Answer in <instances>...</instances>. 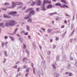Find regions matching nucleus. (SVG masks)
<instances>
[{"label":"nucleus","instance_id":"nucleus-1","mask_svg":"<svg viewBox=\"0 0 77 77\" xmlns=\"http://www.w3.org/2000/svg\"><path fill=\"white\" fill-rule=\"evenodd\" d=\"M30 11H31V12H29V15L27 16V17H25L24 19L25 20H27V19H29V18H30V17L32 15H34V14H35V11H33V9L31 8H30L26 10V11H25L26 12H29Z\"/></svg>","mask_w":77,"mask_h":77},{"label":"nucleus","instance_id":"nucleus-2","mask_svg":"<svg viewBox=\"0 0 77 77\" xmlns=\"http://www.w3.org/2000/svg\"><path fill=\"white\" fill-rule=\"evenodd\" d=\"M17 24L16 22L13 20H11L9 21V23H5V25L6 26H13Z\"/></svg>","mask_w":77,"mask_h":77},{"label":"nucleus","instance_id":"nucleus-3","mask_svg":"<svg viewBox=\"0 0 77 77\" xmlns=\"http://www.w3.org/2000/svg\"><path fill=\"white\" fill-rule=\"evenodd\" d=\"M4 6H7V8L8 9L9 8H14L15 7L16 5H15V3L14 2H12V6L13 7H11L10 5V4L9 3H8L7 2H6L4 4Z\"/></svg>","mask_w":77,"mask_h":77},{"label":"nucleus","instance_id":"nucleus-4","mask_svg":"<svg viewBox=\"0 0 77 77\" xmlns=\"http://www.w3.org/2000/svg\"><path fill=\"white\" fill-rule=\"evenodd\" d=\"M55 5H56V6H60L61 8H65L66 7L67 8H68V6L64 5H61V4H60V3H57Z\"/></svg>","mask_w":77,"mask_h":77},{"label":"nucleus","instance_id":"nucleus-5","mask_svg":"<svg viewBox=\"0 0 77 77\" xmlns=\"http://www.w3.org/2000/svg\"><path fill=\"white\" fill-rule=\"evenodd\" d=\"M36 2L37 6H40L41 5V0H36Z\"/></svg>","mask_w":77,"mask_h":77},{"label":"nucleus","instance_id":"nucleus-6","mask_svg":"<svg viewBox=\"0 0 77 77\" xmlns=\"http://www.w3.org/2000/svg\"><path fill=\"white\" fill-rule=\"evenodd\" d=\"M16 14H17V11H12L10 12L8 15H13Z\"/></svg>","mask_w":77,"mask_h":77},{"label":"nucleus","instance_id":"nucleus-7","mask_svg":"<svg viewBox=\"0 0 77 77\" xmlns=\"http://www.w3.org/2000/svg\"><path fill=\"white\" fill-rule=\"evenodd\" d=\"M53 8V6L52 5L50 4L48 5L46 8L47 9H50V8Z\"/></svg>","mask_w":77,"mask_h":77},{"label":"nucleus","instance_id":"nucleus-8","mask_svg":"<svg viewBox=\"0 0 77 77\" xmlns=\"http://www.w3.org/2000/svg\"><path fill=\"white\" fill-rule=\"evenodd\" d=\"M44 2L45 3H48V4H51V2L50 1L48 2V1H46V0H44Z\"/></svg>","mask_w":77,"mask_h":77},{"label":"nucleus","instance_id":"nucleus-9","mask_svg":"<svg viewBox=\"0 0 77 77\" xmlns=\"http://www.w3.org/2000/svg\"><path fill=\"white\" fill-rule=\"evenodd\" d=\"M4 17L5 18H11L10 17L8 16L7 15H6L5 14L4 15Z\"/></svg>","mask_w":77,"mask_h":77},{"label":"nucleus","instance_id":"nucleus-10","mask_svg":"<svg viewBox=\"0 0 77 77\" xmlns=\"http://www.w3.org/2000/svg\"><path fill=\"white\" fill-rule=\"evenodd\" d=\"M61 2L63 3H64V4H66V2L65 0H61Z\"/></svg>","mask_w":77,"mask_h":77},{"label":"nucleus","instance_id":"nucleus-11","mask_svg":"<svg viewBox=\"0 0 77 77\" xmlns=\"http://www.w3.org/2000/svg\"><path fill=\"white\" fill-rule=\"evenodd\" d=\"M9 38H10V39H11L12 41H14V40H15L14 38V37H13L9 36Z\"/></svg>","mask_w":77,"mask_h":77},{"label":"nucleus","instance_id":"nucleus-12","mask_svg":"<svg viewBox=\"0 0 77 77\" xmlns=\"http://www.w3.org/2000/svg\"><path fill=\"white\" fill-rule=\"evenodd\" d=\"M32 19H30L28 20V22L29 23H32Z\"/></svg>","mask_w":77,"mask_h":77},{"label":"nucleus","instance_id":"nucleus-13","mask_svg":"<svg viewBox=\"0 0 77 77\" xmlns=\"http://www.w3.org/2000/svg\"><path fill=\"white\" fill-rule=\"evenodd\" d=\"M54 75L55 77H58V76H59V74H58L57 73H55L54 74Z\"/></svg>","mask_w":77,"mask_h":77},{"label":"nucleus","instance_id":"nucleus-14","mask_svg":"<svg viewBox=\"0 0 77 77\" xmlns=\"http://www.w3.org/2000/svg\"><path fill=\"white\" fill-rule=\"evenodd\" d=\"M0 25L1 26V27H5V26L3 25V23H1Z\"/></svg>","mask_w":77,"mask_h":77},{"label":"nucleus","instance_id":"nucleus-15","mask_svg":"<svg viewBox=\"0 0 77 77\" xmlns=\"http://www.w3.org/2000/svg\"><path fill=\"white\" fill-rule=\"evenodd\" d=\"M52 30L51 29H49L48 30V33H50V32H51Z\"/></svg>","mask_w":77,"mask_h":77},{"label":"nucleus","instance_id":"nucleus-16","mask_svg":"<svg viewBox=\"0 0 77 77\" xmlns=\"http://www.w3.org/2000/svg\"><path fill=\"white\" fill-rule=\"evenodd\" d=\"M22 4H23V3L21 2H18L17 3L18 5H22Z\"/></svg>","mask_w":77,"mask_h":77},{"label":"nucleus","instance_id":"nucleus-17","mask_svg":"<svg viewBox=\"0 0 77 77\" xmlns=\"http://www.w3.org/2000/svg\"><path fill=\"white\" fill-rule=\"evenodd\" d=\"M5 56H8V54H7V52H6V51H5Z\"/></svg>","mask_w":77,"mask_h":77},{"label":"nucleus","instance_id":"nucleus-18","mask_svg":"<svg viewBox=\"0 0 77 77\" xmlns=\"http://www.w3.org/2000/svg\"><path fill=\"white\" fill-rule=\"evenodd\" d=\"M26 60H27V58L26 57H25L23 59V62H25Z\"/></svg>","mask_w":77,"mask_h":77},{"label":"nucleus","instance_id":"nucleus-19","mask_svg":"<svg viewBox=\"0 0 77 77\" xmlns=\"http://www.w3.org/2000/svg\"><path fill=\"white\" fill-rule=\"evenodd\" d=\"M29 68H26V71H27V72L29 71Z\"/></svg>","mask_w":77,"mask_h":77},{"label":"nucleus","instance_id":"nucleus-20","mask_svg":"<svg viewBox=\"0 0 77 77\" xmlns=\"http://www.w3.org/2000/svg\"><path fill=\"white\" fill-rule=\"evenodd\" d=\"M35 3H36V2H32V4H31L32 6H33V5H34L35 4Z\"/></svg>","mask_w":77,"mask_h":77},{"label":"nucleus","instance_id":"nucleus-21","mask_svg":"<svg viewBox=\"0 0 77 77\" xmlns=\"http://www.w3.org/2000/svg\"><path fill=\"white\" fill-rule=\"evenodd\" d=\"M33 72L34 74H35V68H33Z\"/></svg>","mask_w":77,"mask_h":77},{"label":"nucleus","instance_id":"nucleus-22","mask_svg":"<svg viewBox=\"0 0 77 77\" xmlns=\"http://www.w3.org/2000/svg\"><path fill=\"white\" fill-rule=\"evenodd\" d=\"M69 76H72V74L71 73H69Z\"/></svg>","mask_w":77,"mask_h":77},{"label":"nucleus","instance_id":"nucleus-23","mask_svg":"<svg viewBox=\"0 0 77 77\" xmlns=\"http://www.w3.org/2000/svg\"><path fill=\"white\" fill-rule=\"evenodd\" d=\"M2 47H4V46H5V43L4 42H2Z\"/></svg>","mask_w":77,"mask_h":77},{"label":"nucleus","instance_id":"nucleus-24","mask_svg":"<svg viewBox=\"0 0 77 77\" xmlns=\"http://www.w3.org/2000/svg\"><path fill=\"white\" fill-rule=\"evenodd\" d=\"M13 68H15V69H17V66H14L13 67Z\"/></svg>","mask_w":77,"mask_h":77},{"label":"nucleus","instance_id":"nucleus-25","mask_svg":"<svg viewBox=\"0 0 77 77\" xmlns=\"http://www.w3.org/2000/svg\"><path fill=\"white\" fill-rule=\"evenodd\" d=\"M26 27H27V30H29V27L27 26H26Z\"/></svg>","mask_w":77,"mask_h":77},{"label":"nucleus","instance_id":"nucleus-26","mask_svg":"<svg viewBox=\"0 0 77 77\" xmlns=\"http://www.w3.org/2000/svg\"><path fill=\"white\" fill-rule=\"evenodd\" d=\"M53 68H54V69H56V66H55V65H54V64L53 65Z\"/></svg>","mask_w":77,"mask_h":77},{"label":"nucleus","instance_id":"nucleus-27","mask_svg":"<svg viewBox=\"0 0 77 77\" xmlns=\"http://www.w3.org/2000/svg\"><path fill=\"white\" fill-rule=\"evenodd\" d=\"M42 9L43 11H45V10H46V9L45 8V7H43L42 8Z\"/></svg>","mask_w":77,"mask_h":77},{"label":"nucleus","instance_id":"nucleus-28","mask_svg":"<svg viewBox=\"0 0 77 77\" xmlns=\"http://www.w3.org/2000/svg\"><path fill=\"white\" fill-rule=\"evenodd\" d=\"M23 45L24 47H23V48L25 49L26 48V46L24 44H23Z\"/></svg>","mask_w":77,"mask_h":77},{"label":"nucleus","instance_id":"nucleus-29","mask_svg":"<svg viewBox=\"0 0 77 77\" xmlns=\"http://www.w3.org/2000/svg\"><path fill=\"white\" fill-rule=\"evenodd\" d=\"M48 55H50V54H51V53H50V51H48Z\"/></svg>","mask_w":77,"mask_h":77},{"label":"nucleus","instance_id":"nucleus-30","mask_svg":"<svg viewBox=\"0 0 77 77\" xmlns=\"http://www.w3.org/2000/svg\"><path fill=\"white\" fill-rule=\"evenodd\" d=\"M2 10H4V11H6L7 10V8H2Z\"/></svg>","mask_w":77,"mask_h":77},{"label":"nucleus","instance_id":"nucleus-31","mask_svg":"<svg viewBox=\"0 0 77 77\" xmlns=\"http://www.w3.org/2000/svg\"><path fill=\"white\" fill-rule=\"evenodd\" d=\"M28 32H25L24 33V35H28Z\"/></svg>","mask_w":77,"mask_h":77},{"label":"nucleus","instance_id":"nucleus-32","mask_svg":"<svg viewBox=\"0 0 77 77\" xmlns=\"http://www.w3.org/2000/svg\"><path fill=\"white\" fill-rule=\"evenodd\" d=\"M64 27H65V25H62L61 26V28L62 29H63V28H64Z\"/></svg>","mask_w":77,"mask_h":77},{"label":"nucleus","instance_id":"nucleus-33","mask_svg":"<svg viewBox=\"0 0 77 77\" xmlns=\"http://www.w3.org/2000/svg\"><path fill=\"white\" fill-rule=\"evenodd\" d=\"M56 41H57L58 40H59V38L57 37H56Z\"/></svg>","mask_w":77,"mask_h":77},{"label":"nucleus","instance_id":"nucleus-34","mask_svg":"<svg viewBox=\"0 0 77 77\" xmlns=\"http://www.w3.org/2000/svg\"><path fill=\"white\" fill-rule=\"evenodd\" d=\"M20 70V67H19L18 68V70H17V72H19Z\"/></svg>","mask_w":77,"mask_h":77},{"label":"nucleus","instance_id":"nucleus-35","mask_svg":"<svg viewBox=\"0 0 77 77\" xmlns=\"http://www.w3.org/2000/svg\"><path fill=\"white\" fill-rule=\"evenodd\" d=\"M5 39H8V37L6 36H5Z\"/></svg>","mask_w":77,"mask_h":77},{"label":"nucleus","instance_id":"nucleus-36","mask_svg":"<svg viewBox=\"0 0 77 77\" xmlns=\"http://www.w3.org/2000/svg\"><path fill=\"white\" fill-rule=\"evenodd\" d=\"M23 66L24 67L23 68H26L27 67V66Z\"/></svg>","mask_w":77,"mask_h":77},{"label":"nucleus","instance_id":"nucleus-37","mask_svg":"<svg viewBox=\"0 0 77 77\" xmlns=\"http://www.w3.org/2000/svg\"><path fill=\"white\" fill-rule=\"evenodd\" d=\"M19 39L20 41H23V38H19Z\"/></svg>","mask_w":77,"mask_h":77},{"label":"nucleus","instance_id":"nucleus-38","mask_svg":"<svg viewBox=\"0 0 77 77\" xmlns=\"http://www.w3.org/2000/svg\"><path fill=\"white\" fill-rule=\"evenodd\" d=\"M59 17H57V18L56 19V20H57V21H58V19H59Z\"/></svg>","mask_w":77,"mask_h":77},{"label":"nucleus","instance_id":"nucleus-39","mask_svg":"<svg viewBox=\"0 0 77 77\" xmlns=\"http://www.w3.org/2000/svg\"><path fill=\"white\" fill-rule=\"evenodd\" d=\"M53 13H50L49 14V15L51 16V15H53Z\"/></svg>","mask_w":77,"mask_h":77},{"label":"nucleus","instance_id":"nucleus-40","mask_svg":"<svg viewBox=\"0 0 77 77\" xmlns=\"http://www.w3.org/2000/svg\"><path fill=\"white\" fill-rule=\"evenodd\" d=\"M33 46L34 47H35V48H36V46L35 45V44H34V43L33 44Z\"/></svg>","mask_w":77,"mask_h":77},{"label":"nucleus","instance_id":"nucleus-41","mask_svg":"<svg viewBox=\"0 0 77 77\" xmlns=\"http://www.w3.org/2000/svg\"><path fill=\"white\" fill-rule=\"evenodd\" d=\"M26 7H24L22 9L23 10H24V9H26Z\"/></svg>","mask_w":77,"mask_h":77},{"label":"nucleus","instance_id":"nucleus-42","mask_svg":"<svg viewBox=\"0 0 77 77\" xmlns=\"http://www.w3.org/2000/svg\"><path fill=\"white\" fill-rule=\"evenodd\" d=\"M53 15H54V14H57V12H55L54 13H52Z\"/></svg>","mask_w":77,"mask_h":77},{"label":"nucleus","instance_id":"nucleus-43","mask_svg":"<svg viewBox=\"0 0 77 77\" xmlns=\"http://www.w3.org/2000/svg\"><path fill=\"white\" fill-rule=\"evenodd\" d=\"M64 23H65V24H66V23H67V21H66V20H65L64 21Z\"/></svg>","mask_w":77,"mask_h":77},{"label":"nucleus","instance_id":"nucleus-44","mask_svg":"<svg viewBox=\"0 0 77 77\" xmlns=\"http://www.w3.org/2000/svg\"><path fill=\"white\" fill-rule=\"evenodd\" d=\"M66 16H67V17H70L69 15H68V14H66Z\"/></svg>","mask_w":77,"mask_h":77},{"label":"nucleus","instance_id":"nucleus-45","mask_svg":"<svg viewBox=\"0 0 77 77\" xmlns=\"http://www.w3.org/2000/svg\"><path fill=\"white\" fill-rule=\"evenodd\" d=\"M42 30H43V31H45V29H44V28H42L41 29Z\"/></svg>","mask_w":77,"mask_h":77},{"label":"nucleus","instance_id":"nucleus-46","mask_svg":"<svg viewBox=\"0 0 77 77\" xmlns=\"http://www.w3.org/2000/svg\"><path fill=\"white\" fill-rule=\"evenodd\" d=\"M32 68H34V67H33V63H32Z\"/></svg>","mask_w":77,"mask_h":77},{"label":"nucleus","instance_id":"nucleus-47","mask_svg":"<svg viewBox=\"0 0 77 77\" xmlns=\"http://www.w3.org/2000/svg\"><path fill=\"white\" fill-rule=\"evenodd\" d=\"M39 8H37L36 9V10L37 11H39Z\"/></svg>","mask_w":77,"mask_h":77},{"label":"nucleus","instance_id":"nucleus-48","mask_svg":"<svg viewBox=\"0 0 77 77\" xmlns=\"http://www.w3.org/2000/svg\"><path fill=\"white\" fill-rule=\"evenodd\" d=\"M50 41V42H53V40L52 39H51Z\"/></svg>","mask_w":77,"mask_h":77},{"label":"nucleus","instance_id":"nucleus-49","mask_svg":"<svg viewBox=\"0 0 77 77\" xmlns=\"http://www.w3.org/2000/svg\"><path fill=\"white\" fill-rule=\"evenodd\" d=\"M28 74H29V73H26L25 75L26 77H27V75H28Z\"/></svg>","mask_w":77,"mask_h":77},{"label":"nucleus","instance_id":"nucleus-50","mask_svg":"<svg viewBox=\"0 0 77 77\" xmlns=\"http://www.w3.org/2000/svg\"><path fill=\"white\" fill-rule=\"evenodd\" d=\"M17 30H18V29L17 28L15 30V32H17Z\"/></svg>","mask_w":77,"mask_h":77},{"label":"nucleus","instance_id":"nucleus-51","mask_svg":"<svg viewBox=\"0 0 77 77\" xmlns=\"http://www.w3.org/2000/svg\"><path fill=\"white\" fill-rule=\"evenodd\" d=\"M75 66H77V62H76L75 63Z\"/></svg>","mask_w":77,"mask_h":77},{"label":"nucleus","instance_id":"nucleus-52","mask_svg":"<svg viewBox=\"0 0 77 77\" xmlns=\"http://www.w3.org/2000/svg\"><path fill=\"white\" fill-rule=\"evenodd\" d=\"M26 51L27 53V54H29V51Z\"/></svg>","mask_w":77,"mask_h":77},{"label":"nucleus","instance_id":"nucleus-53","mask_svg":"<svg viewBox=\"0 0 77 77\" xmlns=\"http://www.w3.org/2000/svg\"><path fill=\"white\" fill-rule=\"evenodd\" d=\"M66 75L68 74V72H66Z\"/></svg>","mask_w":77,"mask_h":77},{"label":"nucleus","instance_id":"nucleus-54","mask_svg":"<svg viewBox=\"0 0 77 77\" xmlns=\"http://www.w3.org/2000/svg\"><path fill=\"white\" fill-rule=\"evenodd\" d=\"M28 37L30 39V36L29 35L28 36Z\"/></svg>","mask_w":77,"mask_h":77},{"label":"nucleus","instance_id":"nucleus-55","mask_svg":"<svg viewBox=\"0 0 77 77\" xmlns=\"http://www.w3.org/2000/svg\"><path fill=\"white\" fill-rule=\"evenodd\" d=\"M52 1L53 2H56V0H52Z\"/></svg>","mask_w":77,"mask_h":77},{"label":"nucleus","instance_id":"nucleus-56","mask_svg":"<svg viewBox=\"0 0 77 77\" xmlns=\"http://www.w3.org/2000/svg\"><path fill=\"white\" fill-rule=\"evenodd\" d=\"M56 47V46H54L53 48H55V47Z\"/></svg>","mask_w":77,"mask_h":77},{"label":"nucleus","instance_id":"nucleus-57","mask_svg":"<svg viewBox=\"0 0 77 77\" xmlns=\"http://www.w3.org/2000/svg\"><path fill=\"white\" fill-rule=\"evenodd\" d=\"M17 35L18 36H20V35H19V34H17Z\"/></svg>","mask_w":77,"mask_h":77},{"label":"nucleus","instance_id":"nucleus-58","mask_svg":"<svg viewBox=\"0 0 77 77\" xmlns=\"http://www.w3.org/2000/svg\"><path fill=\"white\" fill-rule=\"evenodd\" d=\"M24 31H22V33H24Z\"/></svg>","mask_w":77,"mask_h":77},{"label":"nucleus","instance_id":"nucleus-59","mask_svg":"<svg viewBox=\"0 0 77 77\" xmlns=\"http://www.w3.org/2000/svg\"><path fill=\"white\" fill-rule=\"evenodd\" d=\"M16 77H18V75H16Z\"/></svg>","mask_w":77,"mask_h":77},{"label":"nucleus","instance_id":"nucleus-60","mask_svg":"<svg viewBox=\"0 0 77 77\" xmlns=\"http://www.w3.org/2000/svg\"><path fill=\"white\" fill-rule=\"evenodd\" d=\"M8 44V42H6L5 44V45H6V44Z\"/></svg>","mask_w":77,"mask_h":77},{"label":"nucleus","instance_id":"nucleus-61","mask_svg":"<svg viewBox=\"0 0 77 77\" xmlns=\"http://www.w3.org/2000/svg\"><path fill=\"white\" fill-rule=\"evenodd\" d=\"M40 48L41 49L42 48V47H41V46H40Z\"/></svg>","mask_w":77,"mask_h":77},{"label":"nucleus","instance_id":"nucleus-62","mask_svg":"<svg viewBox=\"0 0 77 77\" xmlns=\"http://www.w3.org/2000/svg\"><path fill=\"white\" fill-rule=\"evenodd\" d=\"M54 21H52V23H54Z\"/></svg>","mask_w":77,"mask_h":77},{"label":"nucleus","instance_id":"nucleus-63","mask_svg":"<svg viewBox=\"0 0 77 77\" xmlns=\"http://www.w3.org/2000/svg\"><path fill=\"white\" fill-rule=\"evenodd\" d=\"M30 3V2H28V3L29 4V3Z\"/></svg>","mask_w":77,"mask_h":77},{"label":"nucleus","instance_id":"nucleus-64","mask_svg":"<svg viewBox=\"0 0 77 77\" xmlns=\"http://www.w3.org/2000/svg\"><path fill=\"white\" fill-rule=\"evenodd\" d=\"M3 62L4 63H5V61H4Z\"/></svg>","mask_w":77,"mask_h":77}]
</instances>
